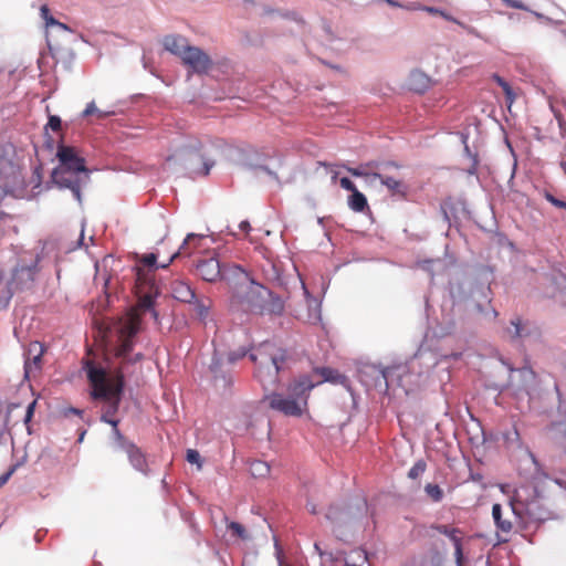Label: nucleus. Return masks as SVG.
<instances>
[{
	"instance_id": "f257e3e1",
	"label": "nucleus",
	"mask_w": 566,
	"mask_h": 566,
	"mask_svg": "<svg viewBox=\"0 0 566 566\" xmlns=\"http://www.w3.org/2000/svg\"><path fill=\"white\" fill-rule=\"evenodd\" d=\"M437 364V357L432 352L419 349L408 361L406 366L407 373H398L399 367H382L376 364H365L358 369V378L368 389H375L386 394L395 376L398 377L401 387H405L406 384H410L413 387L422 386L430 370Z\"/></svg>"
},
{
	"instance_id": "f03ea898",
	"label": "nucleus",
	"mask_w": 566,
	"mask_h": 566,
	"mask_svg": "<svg viewBox=\"0 0 566 566\" xmlns=\"http://www.w3.org/2000/svg\"><path fill=\"white\" fill-rule=\"evenodd\" d=\"M167 169L180 167L190 177L207 176L214 166L206 145L195 136L179 135L171 143V154L166 158Z\"/></svg>"
},
{
	"instance_id": "7ed1b4c3",
	"label": "nucleus",
	"mask_w": 566,
	"mask_h": 566,
	"mask_svg": "<svg viewBox=\"0 0 566 566\" xmlns=\"http://www.w3.org/2000/svg\"><path fill=\"white\" fill-rule=\"evenodd\" d=\"M60 165L51 172V180L59 189H69L73 198L82 205V189L91 180V171L85 166V160L78 157L74 149L60 146L56 153Z\"/></svg>"
},
{
	"instance_id": "20e7f679",
	"label": "nucleus",
	"mask_w": 566,
	"mask_h": 566,
	"mask_svg": "<svg viewBox=\"0 0 566 566\" xmlns=\"http://www.w3.org/2000/svg\"><path fill=\"white\" fill-rule=\"evenodd\" d=\"M450 295L455 303H464L468 310H474L486 321H494L499 313L491 306L492 291L488 280L479 282L470 275H462L449 283Z\"/></svg>"
},
{
	"instance_id": "39448f33",
	"label": "nucleus",
	"mask_w": 566,
	"mask_h": 566,
	"mask_svg": "<svg viewBox=\"0 0 566 566\" xmlns=\"http://www.w3.org/2000/svg\"><path fill=\"white\" fill-rule=\"evenodd\" d=\"M368 510L364 499H355L350 503H335L329 505L325 518L331 523L332 531L337 539L348 543L354 537L358 522Z\"/></svg>"
},
{
	"instance_id": "423d86ee",
	"label": "nucleus",
	"mask_w": 566,
	"mask_h": 566,
	"mask_svg": "<svg viewBox=\"0 0 566 566\" xmlns=\"http://www.w3.org/2000/svg\"><path fill=\"white\" fill-rule=\"evenodd\" d=\"M234 298L244 312L254 314H281L284 308L279 297L254 281L239 285L234 292Z\"/></svg>"
},
{
	"instance_id": "0eeeda50",
	"label": "nucleus",
	"mask_w": 566,
	"mask_h": 566,
	"mask_svg": "<svg viewBox=\"0 0 566 566\" xmlns=\"http://www.w3.org/2000/svg\"><path fill=\"white\" fill-rule=\"evenodd\" d=\"M249 358L256 364L255 377L268 390L279 382V374L285 369L287 353L285 349L276 348L269 343H264L258 349V353H250Z\"/></svg>"
},
{
	"instance_id": "6e6552de",
	"label": "nucleus",
	"mask_w": 566,
	"mask_h": 566,
	"mask_svg": "<svg viewBox=\"0 0 566 566\" xmlns=\"http://www.w3.org/2000/svg\"><path fill=\"white\" fill-rule=\"evenodd\" d=\"M319 382L317 381V384ZM315 386L316 382H313L310 376L303 375L289 386V395L286 397L277 392L269 396L270 407L285 416L298 417L307 403L308 391Z\"/></svg>"
},
{
	"instance_id": "1a4fd4ad",
	"label": "nucleus",
	"mask_w": 566,
	"mask_h": 566,
	"mask_svg": "<svg viewBox=\"0 0 566 566\" xmlns=\"http://www.w3.org/2000/svg\"><path fill=\"white\" fill-rule=\"evenodd\" d=\"M509 506L510 512L521 522L543 521L548 515L535 486L515 490Z\"/></svg>"
},
{
	"instance_id": "9d476101",
	"label": "nucleus",
	"mask_w": 566,
	"mask_h": 566,
	"mask_svg": "<svg viewBox=\"0 0 566 566\" xmlns=\"http://www.w3.org/2000/svg\"><path fill=\"white\" fill-rule=\"evenodd\" d=\"M140 329V319L136 315H127L117 318L113 325L112 331L116 338L115 355L127 363H136L143 359V354L137 353L133 358L128 357L134 348L135 337Z\"/></svg>"
},
{
	"instance_id": "9b49d317",
	"label": "nucleus",
	"mask_w": 566,
	"mask_h": 566,
	"mask_svg": "<svg viewBox=\"0 0 566 566\" xmlns=\"http://www.w3.org/2000/svg\"><path fill=\"white\" fill-rule=\"evenodd\" d=\"M84 370L93 387L91 392L93 399L104 400L105 403L108 402L114 398L115 389L118 385L122 387V394L124 392L125 378L122 371H116L113 376H109L106 368L91 360L85 363Z\"/></svg>"
},
{
	"instance_id": "f8f14e48",
	"label": "nucleus",
	"mask_w": 566,
	"mask_h": 566,
	"mask_svg": "<svg viewBox=\"0 0 566 566\" xmlns=\"http://www.w3.org/2000/svg\"><path fill=\"white\" fill-rule=\"evenodd\" d=\"M112 426L111 443L114 451H120L126 454L129 465L144 476H150L151 470L145 452L132 440L125 437L118 428L116 422L108 421Z\"/></svg>"
},
{
	"instance_id": "ddd939ff",
	"label": "nucleus",
	"mask_w": 566,
	"mask_h": 566,
	"mask_svg": "<svg viewBox=\"0 0 566 566\" xmlns=\"http://www.w3.org/2000/svg\"><path fill=\"white\" fill-rule=\"evenodd\" d=\"M27 187L21 167L11 159L0 156V196L18 197Z\"/></svg>"
},
{
	"instance_id": "4468645a",
	"label": "nucleus",
	"mask_w": 566,
	"mask_h": 566,
	"mask_svg": "<svg viewBox=\"0 0 566 566\" xmlns=\"http://www.w3.org/2000/svg\"><path fill=\"white\" fill-rule=\"evenodd\" d=\"M136 289L138 295V305L143 311H148L151 316L157 321L158 313L154 308L156 298L160 295V290L155 283L154 279L148 272L137 268L136 272Z\"/></svg>"
},
{
	"instance_id": "2eb2a0df",
	"label": "nucleus",
	"mask_w": 566,
	"mask_h": 566,
	"mask_svg": "<svg viewBox=\"0 0 566 566\" xmlns=\"http://www.w3.org/2000/svg\"><path fill=\"white\" fill-rule=\"evenodd\" d=\"M209 370L217 387L228 389L233 384V377L230 369L226 367L223 354L217 349L213 350Z\"/></svg>"
},
{
	"instance_id": "dca6fc26",
	"label": "nucleus",
	"mask_w": 566,
	"mask_h": 566,
	"mask_svg": "<svg viewBox=\"0 0 566 566\" xmlns=\"http://www.w3.org/2000/svg\"><path fill=\"white\" fill-rule=\"evenodd\" d=\"M203 238L205 237L201 234H196V233L187 234V237L185 238V240L181 243V245L179 247V249L169 258V260L166 263L158 265L157 264V254H155V253L144 254L140 259V263L144 266L148 268L149 270H156L158 268L166 269L181 253H187V254L190 253V251L188 250V245L190 243H195Z\"/></svg>"
},
{
	"instance_id": "f3484780",
	"label": "nucleus",
	"mask_w": 566,
	"mask_h": 566,
	"mask_svg": "<svg viewBox=\"0 0 566 566\" xmlns=\"http://www.w3.org/2000/svg\"><path fill=\"white\" fill-rule=\"evenodd\" d=\"M38 271V263L33 262L30 265H17L12 270L11 279L9 280L10 286L19 291L29 290Z\"/></svg>"
},
{
	"instance_id": "a211bd4d",
	"label": "nucleus",
	"mask_w": 566,
	"mask_h": 566,
	"mask_svg": "<svg viewBox=\"0 0 566 566\" xmlns=\"http://www.w3.org/2000/svg\"><path fill=\"white\" fill-rule=\"evenodd\" d=\"M185 65L192 72L202 74L207 73L211 66L210 57L198 46L188 45L181 57Z\"/></svg>"
},
{
	"instance_id": "6ab92c4d",
	"label": "nucleus",
	"mask_w": 566,
	"mask_h": 566,
	"mask_svg": "<svg viewBox=\"0 0 566 566\" xmlns=\"http://www.w3.org/2000/svg\"><path fill=\"white\" fill-rule=\"evenodd\" d=\"M196 273L206 282H217L222 276V263L216 256L199 260Z\"/></svg>"
},
{
	"instance_id": "aec40b11",
	"label": "nucleus",
	"mask_w": 566,
	"mask_h": 566,
	"mask_svg": "<svg viewBox=\"0 0 566 566\" xmlns=\"http://www.w3.org/2000/svg\"><path fill=\"white\" fill-rule=\"evenodd\" d=\"M318 33L319 41L324 46L337 52L345 50V39L327 21L323 20L321 22Z\"/></svg>"
},
{
	"instance_id": "412c9836",
	"label": "nucleus",
	"mask_w": 566,
	"mask_h": 566,
	"mask_svg": "<svg viewBox=\"0 0 566 566\" xmlns=\"http://www.w3.org/2000/svg\"><path fill=\"white\" fill-rule=\"evenodd\" d=\"M432 84V78L419 69L412 70L407 78L408 90L417 94L426 93Z\"/></svg>"
},
{
	"instance_id": "4be33fe9",
	"label": "nucleus",
	"mask_w": 566,
	"mask_h": 566,
	"mask_svg": "<svg viewBox=\"0 0 566 566\" xmlns=\"http://www.w3.org/2000/svg\"><path fill=\"white\" fill-rule=\"evenodd\" d=\"M277 165H269L264 164L263 160L259 157L255 159H247L243 161V165L259 176V172H264L271 180L275 181L279 186L281 185L279 175L276 169L281 166V160L277 159Z\"/></svg>"
},
{
	"instance_id": "5701e85b",
	"label": "nucleus",
	"mask_w": 566,
	"mask_h": 566,
	"mask_svg": "<svg viewBox=\"0 0 566 566\" xmlns=\"http://www.w3.org/2000/svg\"><path fill=\"white\" fill-rule=\"evenodd\" d=\"M122 387L118 385L115 389L114 398H112L108 402L105 403L103 408V413L101 416V421L104 423H108V421H115L116 428H118L119 420L115 419L113 416L118 411L120 401H122Z\"/></svg>"
},
{
	"instance_id": "b1692460",
	"label": "nucleus",
	"mask_w": 566,
	"mask_h": 566,
	"mask_svg": "<svg viewBox=\"0 0 566 566\" xmlns=\"http://www.w3.org/2000/svg\"><path fill=\"white\" fill-rule=\"evenodd\" d=\"M163 45L166 51L181 59L189 43L182 35L170 34L163 39Z\"/></svg>"
},
{
	"instance_id": "393cba45",
	"label": "nucleus",
	"mask_w": 566,
	"mask_h": 566,
	"mask_svg": "<svg viewBox=\"0 0 566 566\" xmlns=\"http://www.w3.org/2000/svg\"><path fill=\"white\" fill-rule=\"evenodd\" d=\"M171 293L174 298L184 303H192L197 296L192 287L184 281H174L171 283Z\"/></svg>"
},
{
	"instance_id": "a878e982",
	"label": "nucleus",
	"mask_w": 566,
	"mask_h": 566,
	"mask_svg": "<svg viewBox=\"0 0 566 566\" xmlns=\"http://www.w3.org/2000/svg\"><path fill=\"white\" fill-rule=\"evenodd\" d=\"M243 1L249 3V4H251L255 9L256 14H259L260 17H270V18H273V19H275V18H291V19L295 20L298 23H303L302 20H298L296 18L295 13H290V12L282 13L281 11H279L276 9H273V8H271L269 6H265V4H258V3H255L252 0H243Z\"/></svg>"
},
{
	"instance_id": "bb28decb",
	"label": "nucleus",
	"mask_w": 566,
	"mask_h": 566,
	"mask_svg": "<svg viewBox=\"0 0 566 566\" xmlns=\"http://www.w3.org/2000/svg\"><path fill=\"white\" fill-rule=\"evenodd\" d=\"M221 280L227 282L238 281L241 284L249 281L247 272L238 264H222Z\"/></svg>"
},
{
	"instance_id": "cd10ccee",
	"label": "nucleus",
	"mask_w": 566,
	"mask_h": 566,
	"mask_svg": "<svg viewBox=\"0 0 566 566\" xmlns=\"http://www.w3.org/2000/svg\"><path fill=\"white\" fill-rule=\"evenodd\" d=\"M432 528L450 538L455 549L457 559L460 562L462 557V544L461 538L458 536L459 530L444 524L433 525Z\"/></svg>"
},
{
	"instance_id": "c85d7f7f",
	"label": "nucleus",
	"mask_w": 566,
	"mask_h": 566,
	"mask_svg": "<svg viewBox=\"0 0 566 566\" xmlns=\"http://www.w3.org/2000/svg\"><path fill=\"white\" fill-rule=\"evenodd\" d=\"M503 507L499 503H494L492 506V517L496 526L497 532L510 534L513 528V524L510 520L504 518Z\"/></svg>"
},
{
	"instance_id": "c756f323",
	"label": "nucleus",
	"mask_w": 566,
	"mask_h": 566,
	"mask_svg": "<svg viewBox=\"0 0 566 566\" xmlns=\"http://www.w3.org/2000/svg\"><path fill=\"white\" fill-rule=\"evenodd\" d=\"M30 353L36 352L32 359H27L24 363V373L28 377L33 370H38L41 364V357L43 355V348L39 343H34L30 346Z\"/></svg>"
},
{
	"instance_id": "7c9ffc66",
	"label": "nucleus",
	"mask_w": 566,
	"mask_h": 566,
	"mask_svg": "<svg viewBox=\"0 0 566 566\" xmlns=\"http://www.w3.org/2000/svg\"><path fill=\"white\" fill-rule=\"evenodd\" d=\"M346 169L352 176L365 178L369 184H373L375 180H377V177H380V172L368 170L365 164H361L355 168L347 167Z\"/></svg>"
},
{
	"instance_id": "2f4dec72",
	"label": "nucleus",
	"mask_w": 566,
	"mask_h": 566,
	"mask_svg": "<svg viewBox=\"0 0 566 566\" xmlns=\"http://www.w3.org/2000/svg\"><path fill=\"white\" fill-rule=\"evenodd\" d=\"M348 206L355 212H363L367 207V198L358 190L352 192L348 197Z\"/></svg>"
},
{
	"instance_id": "473e14b6",
	"label": "nucleus",
	"mask_w": 566,
	"mask_h": 566,
	"mask_svg": "<svg viewBox=\"0 0 566 566\" xmlns=\"http://www.w3.org/2000/svg\"><path fill=\"white\" fill-rule=\"evenodd\" d=\"M505 6L510 7V8H514V9H518V10H524V11H528L531 12L532 14H534V17L538 20H542V21H545L547 23H551L552 22V19L544 15L543 13H539L537 11H533L531 10L527 6H525L522 1L520 0H501Z\"/></svg>"
},
{
	"instance_id": "72a5a7b5",
	"label": "nucleus",
	"mask_w": 566,
	"mask_h": 566,
	"mask_svg": "<svg viewBox=\"0 0 566 566\" xmlns=\"http://www.w3.org/2000/svg\"><path fill=\"white\" fill-rule=\"evenodd\" d=\"M377 180H380L381 185L388 188L392 195L403 193V186L400 180H397L392 177L385 176L380 172V177H377Z\"/></svg>"
},
{
	"instance_id": "f704fd0d",
	"label": "nucleus",
	"mask_w": 566,
	"mask_h": 566,
	"mask_svg": "<svg viewBox=\"0 0 566 566\" xmlns=\"http://www.w3.org/2000/svg\"><path fill=\"white\" fill-rule=\"evenodd\" d=\"M190 304L193 306V311L200 321H205L208 317L209 308H210L209 300L202 301L196 296L195 300L192 301V303H190Z\"/></svg>"
},
{
	"instance_id": "c9c22d12",
	"label": "nucleus",
	"mask_w": 566,
	"mask_h": 566,
	"mask_svg": "<svg viewBox=\"0 0 566 566\" xmlns=\"http://www.w3.org/2000/svg\"><path fill=\"white\" fill-rule=\"evenodd\" d=\"M250 472L254 478H265L270 473V465L262 460H254L250 464Z\"/></svg>"
},
{
	"instance_id": "e433bc0d",
	"label": "nucleus",
	"mask_w": 566,
	"mask_h": 566,
	"mask_svg": "<svg viewBox=\"0 0 566 566\" xmlns=\"http://www.w3.org/2000/svg\"><path fill=\"white\" fill-rule=\"evenodd\" d=\"M525 327L522 324V321L520 317H516L511 321L510 327L506 328V333L511 338H520L523 337L525 334Z\"/></svg>"
},
{
	"instance_id": "4c0bfd02",
	"label": "nucleus",
	"mask_w": 566,
	"mask_h": 566,
	"mask_svg": "<svg viewBox=\"0 0 566 566\" xmlns=\"http://www.w3.org/2000/svg\"><path fill=\"white\" fill-rule=\"evenodd\" d=\"M227 528L232 533V536L242 541H248L251 538L244 526L238 522H228Z\"/></svg>"
},
{
	"instance_id": "58836bf2",
	"label": "nucleus",
	"mask_w": 566,
	"mask_h": 566,
	"mask_svg": "<svg viewBox=\"0 0 566 566\" xmlns=\"http://www.w3.org/2000/svg\"><path fill=\"white\" fill-rule=\"evenodd\" d=\"M421 10L424 11V12H428L430 14L440 15L441 18H443L447 21H450V22H453V23L458 22L457 18H454L453 15H451L449 12H447L446 10H443L441 8L422 6Z\"/></svg>"
},
{
	"instance_id": "ea45409f",
	"label": "nucleus",
	"mask_w": 566,
	"mask_h": 566,
	"mask_svg": "<svg viewBox=\"0 0 566 566\" xmlns=\"http://www.w3.org/2000/svg\"><path fill=\"white\" fill-rule=\"evenodd\" d=\"M424 491L433 502H440L443 499V491L438 484L428 483Z\"/></svg>"
},
{
	"instance_id": "a19ab883",
	"label": "nucleus",
	"mask_w": 566,
	"mask_h": 566,
	"mask_svg": "<svg viewBox=\"0 0 566 566\" xmlns=\"http://www.w3.org/2000/svg\"><path fill=\"white\" fill-rule=\"evenodd\" d=\"M315 371L322 376L323 381L337 382L338 378H340L336 370L328 367L316 368Z\"/></svg>"
},
{
	"instance_id": "79ce46f5",
	"label": "nucleus",
	"mask_w": 566,
	"mask_h": 566,
	"mask_svg": "<svg viewBox=\"0 0 566 566\" xmlns=\"http://www.w3.org/2000/svg\"><path fill=\"white\" fill-rule=\"evenodd\" d=\"M427 464L423 460H418L415 462V464L410 468L408 472V478L416 480L419 478L423 472L426 471Z\"/></svg>"
},
{
	"instance_id": "37998d69",
	"label": "nucleus",
	"mask_w": 566,
	"mask_h": 566,
	"mask_svg": "<svg viewBox=\"0 0 566 566\" xmlns=\"http://www.w3.org/2000/svg\"><path fill=\"white\" fill-rule=\"evenodd\" d=\"M15 292L18 291L8 283L7 287L0 292V306L7 307Z\"/></svg>"
},
{
	"instance_id": "c03bdc74",
	"label": "nucleus",
	"mask_w": 566,
	"mask_h": 566,
	"mask_svg": "<svg viewBox=\"0 0 566 566\" xmlns=\"http://www.w3.org/2000/svg\"><path fill=\"white\" fill-rule=\"evenodd\" d=\"M249 350L245 348V347H240L239 349L237 350H232L228 354V363L229 364H234L235 361L242 359L243 357H245L248 355Z\"/></svg>"
},
{
	"instance_id": "a18cd8bd",
	"label": "nucleus",
	"mask_w": 566,
	"mask_h": 566,
	"mask_svg": "<svg viewBox=\"0 0 566 566\" xmlns=\"http://www.w3.org/2000/svg\"><path fill=\"white\" fill-rule=\"evenodd\" d=\"M493 78L495 80V82L503 88L505 95L507 98L512 99L514 97V93H513V90L512 87L510 86V84L503 78L501 77L500 75L497 74H494L493 75Z\"/></svg>"
},
{
	"instance_id": "49530a36",
	"label": "nucleus",
	"mask_w": 566,
	"mask_h": 566,
	"mask_svg": "<svg viewBox=\"0 0 566 566\" xmlns=\"http://www.w3.org/2000/svg\"><path fill=\"white\" fill-rule=\"evenodd\" d=\"M186 459L189 463L197 464L199 468L201 467V462H200L201 457L197 450L188 449Z\"/></svg>"
},
{
	"instance_id": "de8ad7c7",
	"label": "nucleus",
	"mask_w": 566,
	"mask_h": 566,
	"mask_svg": "<svg viewBox=\"0 0 566 566\" xmlns=\"http://www.w3.org/2000/svg\"><path fill=\"white\" fill-rule=\"evenodd\" d=\"M545 199L553 206L566 210V201L556 198L551 192H545Z\"/></svg>"
},
{
	"instance_id": "09e8293b",
	"label": "nucleus",
	"mask_w": 566,
	"mask_h": 566,
	"mask_svg": "<svg viewBox=\"0 0 566 566\" xmlns=\"http://www.w3.org/2000/svg\"><path fill=\"white\" fill-rule=\"evenodd\" d=\"M62 120L57 115H51L49 117L48 127H50L52 130L57 132L61 129Z\"/></svg>"
},
{
	"instance_id": "8fccbe9b",
	"label": "nucleus",
	"mask_w": 566,
	"mask_h": 566,
	"mask_svg": "<svg viewBox=\"0 0 566 566\" xmlns=\"http://www.w3.org/2000/svg\"><path fill=\"white\" fill-rule=\"evenodd\" d=\"M454 23L458 24L459 27H461L463 30H465L469 34L474 35L479 39H482V34L475 28L468 25L460 20H458V22H454Z\"/></svg>"
},
{
	"instance_id": "3c124183",
	"label": "nucleus",
	"mask_w": 566,
	"mask_h": 566,
	"mask_svg": "<svg viewBox=\"0 0 566 566\" xmlns=\"http://www.w3.org/2000/svg\"><path fill=\"white\" fill-rule=\"evenodd\" d=\"M339 185L343 189L348 190L350 192L357 190L355 184L348 177H342L339 179Z\"/></svg>"
},
{
	"instance_id": "603ef678",
	"label": "nucleus",
	"mask_w": 566,
	"mask_h": 566,
	"mask_svg": "<svg viewBox=\"0 0 566 566\" xmlns=\"http://www.w3.org/2000/svg\"><path fill=\"white\" fill-rule=\"evenodd\" d=\"M509 370H510V373L517 371L525 379L534 377L533 370L528 367H523L520 369H514L512 367H509Z\"/></svg>"
},
{
	"instance_id": "864d4df0",
	"label": "nucleus",
	"mask_w": 566,
	"mask_h": 566,
	"mask_svg": "<svg viewBox=\"0 0 566 566\" xmlns=\"http://www.w3.org/2000/svg\"><path fill=\"white\" fill-rule=\"evenodd\" d=\"M97 112H98V108L96 107L95 103L94 102H90L86 105L85 109L83 111L82 116L83 117H87L90 115L97 114Z\"/></svg>"
},
{
	"instance_id": "5fc2aeb1",
	"label": "nucleus",
	"mask_w": 566,
	"mask_h": 566,
	"mask_svg": "<svg viewBox=\"0 0 566 566\" xmlns=\"http://www.w3.org/2000/svg\"><path fill=\"white\" fill-rule=\"evenodd\" d=\"M53 25L57 27L61 30L70 31V28L65 23L57 21L54 17H50V19H48V27Z\"/></svg>"
},
{
	"instance_id": "6e6d98bb",
	"label": "nucleus",
	"mask_w": 566,
	"mask_h": 566,
	"mask_svg": "<svg viewBox=\"0 0 566 566\" xmlns=\"http://www.w3.org/2000/svg\"><path fill=\"white\" fill-rule=\"evenodd\" d=\"M365 165L367 166L368 170L381 172L382 161L370 160L368 163H365Z\"/></svg>"
},
{
	"instance_id": "4d7b16f0",
	"label": "nucleus",
	"mask_w": 566,
	"mask_h": 566,
	"mask_svg": "<svg viewBox=\"0 0 566 566\" xmlns=\"http://www.w3.org/2000/svg\"><path fill=\"white\" fill-rule=\"evenodd\" d=\"M34 407H35V401H32L27 407V411H25V416H24V422H29L32 419L33 412H34Z\"/></svg>"
},
{
	"instance_id": "13d9d810",
	"label": "nucleus",
	"mask_w": 566,
	"mask_h": 566,
	"mask_svg": "<svg viewBox=\"0 0 566 566\" xmlns=\"http://www.w3.org/2000/svg\"><path fill=\"white\" fill-rule=\"evenodd\" d=\"M40 14H41V18L45 21V25L48 27V19H50V17H53L50 13V9L48 8V6H45V4L41 6Z\"/></svg>"
},
{
	"instance_id": "bf43d9fd",
	"label": "nucleus",
	"mask_w": 566,
	"mask_h": 566,
	"mask_svg": "<svg viewBox=\"0 0 566 566\" xmlns=\"http://www.w3.org/2000/svg\"><path fill=\"white\" fill-rule=\"evenodd\" d=\"M399 167L400 166L396 161L387 160V161H382L381 171H387L391 168L398 169Z\"/></svg>"
},
{
	"instance_id": "052dcab7",
	"label": "nucleus",
	"mask_w": 566,
	"mask_h": 566,
	"mask_svg": "<svg viewBox=\"0 0 566 566\" xmlns=\"http://www.w3.org/2000/svg\"><path fill=\"white\" fill-rule=\"evenodd\" d=\"M83 412L84 411L82 409L70 407V408L65 409L64 415L65 416L75 415V416L82 417Z\"/></svg>"
},
{
	"instance_id": "680f3d73",
	"label": "nucleus",
	"mask_w": 566,
	"mask_h": 566,
	"mask_svg": "<svg viewBox=\"0 0 566 566\" xmlns=\"http://www.w3.org/2000/svg\"><path fill=\"white\" fill-rule=\"evenodd\" d=\"M509 385H510L509 382H503V384L489 385L488 387L492 388L494 390H497L499 392H502L503 390H505L509 387Z\"/></svg>"
},
{
	"instance_id": "e2e57ef3",
	"label": "nucleus",
	"mask_w": 566,
	"mask_h": 566,
	"mask_svg": "<svg viewBox=\"0 0 566 566\" xmlns=\"http://www.w3.org/2000/svg\"><path fill=\"white\" fill-rule=\"evenodd\" d=\"M434 264V261L432 260H424L422 263H421V268L424 270V271H428V272H431L432 270V265Z\"/></svg>"
},
{
	"instance_id": "0e129e2a",
	"label": "nucleus",
	"mask_w": 566,
	"mask_h": 566,
	"mask_svg": "<svg viewBox=\"0 0 566 566\" xmlns=\"http://www.w3.org/2000/svg\"><path fill=\"white\" fill-rule=\"evenodd\" d=\"M306 509L308 510V512L311 514L315 515V514L318 513L317 505L315 503L310 502V501L306 503Z\"/></svg>"
},
{
	"instance_id": "69168bd1",
	"label": "nucleus",
	"mask_w": 566,
	"mask_h": 566,
	"mask_svg": "<svg viewBox=\"0 0 566 566\" xmlns=\"http://www.w3.org/2000/svg\"><path fill=\"white\" fill-rule=\"evenodd\" d=\"M478 170V159L474 158L471 167L467 170L468 175H475Z\"/></svg>"
},
{
	"instance_id": "338daca9",
	"label": "nucleus",
	"mask_w": 566,
	"mask_h": 566,
	"mask_svg": "<svg viewBox=\"0 0 566 566\" xmlns=\"http://www.w3.org/2000/svg\"><path fill=\"white\" fill-rule=\"evenodd\" d=\"M239 229L245 232L249 231L251 229L250 222L248 220L241 221L239 224Z\"/></svg>"
},
{
	"instance_id": "774afa93",
	"label": "nucleus",
	"mask_w": 566,
	"mask_h": 566,
	"mask_svg": "<svg viewBox=\"0 0 566 566\" xmlns=\"http://www.w3.org/2000/svg\"><path fill=\"white\" fill-rule=\"evenodd\" d=\"M19 468L20 463H14L9 468V470L6 473L11 478Z\"/></svg>"
}]
</instances>
